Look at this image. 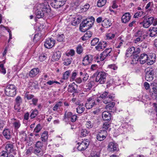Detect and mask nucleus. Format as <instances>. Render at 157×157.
Here are the masks:
<instances>
[{
	"instance_id": "f257e3e1",
	"label": "nucleus",
	"mask_w": 157,
	"mask_h": 157,
	"mask_svg": "<svg viewBox=\"0 0 157 157\" xmlns=\"http://www.w3.org/2000/svg\"><path fill=\"white\" fill-rule=\"evenodd\" d=\"M94 21V18L91 17L87 18L81 22L80 25V30L82 32H84L92 27Z\"/></svg>"
},
{
	"instance_id": "f03ea898",
	"label": "nucleus",
	"mask_w": 157,
	"mask_h": 157,
	"mask_svg": "<svg viewBox=\"0 0 157 157\" xmlns=\"http://www.w3.org/2000/svg\"><path fill=\"white\" fill-rule=\"evenodd\" d=\"M94 75L96 76L95 82L100 84H104L106 80L107 73L104 71H100L95 73Z\"/></svg>"
},
{
	"instance_id": "7ed1b4c3",
	"label": "nucleus",
	"mask_w": 157,
	"mask_h": 157,
	"mask_svg": "<svg viewBox=\"0 0 157 157\" xmlns=\"http://www.w3.org/2000/svg\"><path fill=\"white\" fill-rule=\"evenodd\" d=\"M6 95L9 97H13L16 94V87L13 84H8L5 90Z\"/></svg>"
},
{
	"instance_id": "20e7f679",
	"label": "nucleus",
	"mask_w": 157,
	"mask_h": 157,
	"mask_svg": "<svg viewBox=\"0 0 157 157\" xmlns=\"http://www.w3.org/2000/svg\"><path fill=\"white\" fill-rule=\"evenodd\" d=\"M99 98L103 99L104 103L107 104L113 101L114 97L113 96V94H109V92L105 91L100 95Z\"/></svg>"
},
{
	"instance_id": "39448f33",
	"label": "nucleus",
	"mask_w": 157,
	"mask_h": 157,
	"mask_svg": "<svg viewBox=\"0 0 157 157\" xmlns=\"http://www.w3.org/2000/svg\"><path fill=\"white\" fill-rule=\"evenodd\" d=\"M154 18L152 17L144 16L143 18V21L140 23L143 27L147 28L153 23Z\"/></svg>"
},
{
	"instance_id": "423d86ee",
	"label": "nucleus",
	"mask_w": 157,
	"mask_h": 157,
	"mask_svg": "<svg viewBox=\"0 0 157 157\" xmlns=\"http://www.w3.org/2000/svg\"><path fill=\"white\" fill-rule=\"evenodd\" d=\"M37 8L40 9L45 13H49L51 12V9L47 2H45L41 4L37 3L36 4Z\"/></svg>"
},
{
	"instance_id": "0eeeda50",
	"label": "nucleus",
	"mask_w": 157,
	"mask_h": 157,
	"mask_svg": "<svg viewBox=\"0 0 157 157\" xmlns=\"http://www.w3.org/2000/svg\"><path fill=\"white\" fill-rule=\"evenodd\" d=\"M43 144L41 141H37L35 144L34 152L38 155H42L43 154L42 148Z\"/></svg>"
},
{
	"instance_id": "6e6552de",
	"label": "nucleus",
	"mask_w": 157,
	"mask_h": 157,
	"mask_svg": "<svg viewBox=\"0 0 157 157\" xmlns=\"http://www.w3.org/2000/svg\"><path fill=\"white\" fill-rule=\"evenodd\" d=\"M96 104V98L94 97H91L87 99L85 106L87 109H90Z\"/></svg>"
},
{
	"instance_id": "1a4fd4ad",
	"label": "nucleus",
	"mask_w": 157,
	"mask_h": 157,
	"mask_svg": "<svg viewBox=\"0 0 157 157\" xmlns=\"http://www.w3.org/2000/svg\"><path fill=\"white\" fill-rule=\"evenodd\" d=\"M112 49L111 48L106 49L100 55V60L101 61L104 60L107 56H111Z\"/></svg>"
},
{
	"instance_id": "9d476101",
	"label": "nucleus",
	"mask_w": 157,
	"mask_h": 157,
	"mask_svg": "<svg viewBox=\"0 0 157 157\" xmlns=\"http://www.w3.org/2000/svg\"><path fill=\"white\" fill-rule=\"evenodd\" d=\"M90 143L89 140L88 139H86L82 141L79 145L77 148L80 151H83L86 149L89 146Z\"/></svg>"
},
{
	"instance_id": "9b49d317",
	"label": "nucleus",
	"mask_w": 157,
	"mask_h": 157,
	"mask_svg": "<svg viewBox=\"0 0 157 157\" xmlns=\"http://www.w3.org/2000/svg\"><path fill=\"white\" fill-rule=\"evenodd\" d=\"M108 150L109 151L115 152L118 151L119 149L118 144L114 142H110L108 146Z\"/></svg>"
},
{
	"instance_id": "f8f14e48",
	"label": "nucleus",
	"mask_w": 157,
	"mask_h": 157,
	"mask_svg": "<svg viewBox=\"0 0 157 157\" xmlns=\"http://www.w3.org/2000/svg\"><path fill=\"white\" fill-rule=\"evenodd\" d=\"M55 40L52 38H48L46 39L45 42L44 46L47 48H51L54 45Z\"/></svg>"
},
{
	"instance_id": "ddd939ff",
	"label": "nucleus",
	"mask_w": 157,
	"mask_h": 157,
	"mask_svg": "<svg viewBox=\"0 0 157 157\" xmlns=\"http://www.w3.org/2000/svg\"><path fill=\"white\" fill-rule=\"evenodd\" d=\"M107 132L105 130H101L96 135L97 139L100 141L104 140L107 136Z\"/></svg>"
},
{
	"instance_id": "4468645a",
	"label": "nucleus",
	"mask_w": 157,
	"mask_h": 157,
	"mask_svg": "<svg viewBox=\"0 0 157 157\" xmlns=\"http://www.w3.org/2000/svg\"><path fill=\"white\" fill-rule=\"evenodd\" d=\"M93 60V56L90 55H86L82 60V64L86 66L91 63Z\"/></svg>"
},
{
	"instance_id": "2eb2a0df",
	"label": "nucleus",
	"mask_w": 157,
	"mask_h": 157,
	"mask_svg": "<svg viewBox=\"0 0 157 157\" xmlns=\"http://www.w3.org/2000/svg\"><path fill=\"white\" fill-rule=\"evenodd\" d=\"M2 134L6 139L10 140L12 138V132L9 129L5 128L2 132Z\"/></svg>"
},
{
	"instance_id": "dca6fc26",
	"label": "nucleus",
	"mask_w": 157,
	"mask_h": 157,
	"mask_svg": "<svg viewBox=\"0 0 157 157\" xmlns=\"http://www.w3.org/2000/svg\"><path fill=\"white\" fill-rule=\"evenodd\" d=\"M156 56L155 54H150L149 55H147L146 62L148 65H151L153 64L155 61Z\"/></svg>"
},
{
	"instance_id": "f3484780",
	"label": "nucleus",
	"mask_w": 157,
	"mask_h": 157,
	"mask_svg": "<svg viewBox=\"0 0 157 157\" xmlns=\"http://www.w3.org/2000/svg\"><path fill=\"white\" fill-rule=\"evenodd\" d=\"M77 88L78 86L73 82L68 85V91L69 92L76 93L78 91Z\"/></svg>"
},
{
	"instance_id": "a211bd4d",
	"label": "nucleus",
	"mask_w": 157,
	"mask_h": 157,
	"mask_svg": "<svg viewBox=\"0 0 157 157\" xmlns=\"http://www.w3.org/2000/svg\"><path fill=\"white\" fill-rule=\"evenodd\" d=\"M34 10L36 17L38 18L43 17L44 16V14H45L44 12L41 10L40 9L37 8L36 6H35L34 8Z\"/></svg>"
},
{
	"instance_id": "6ab92c4d",
	"label": "nucleus",
	"mask_w": 157,
	"mask_h": 157,
	"mask_svg": "<svg viewBox=\"0 0 157 157\" xmlns=\"http://www.w3.org/2000/svg\"><path fill=\"white\" fill-rule=\"evenodd\" d=\"M154 71H149L146 73L145 79L147 81H151L153 79Z\"/></svg>"
},
{
	"instance_id": "aec40b11",
	"label": "nucleus",
	"mask_w": 157,
	"mask_h": 157,
	"mask_svg": "<svg viewBox=\"0 0 157 157\" xmlns=\"http://www.w3.org/2000/svg\"><path fill=\"white\" fill-rule=\"evenodd\" d=\"M106 46V42L104 41H100L98 45L95 46V49L98 51L102 50Z\"/></svg>"
},
{
	"instance_id": "412c9836",
	"label": "nucleus",
	"mask_w": 157,
	"mask_h": 157,
	"mask_svg": "<svg viewBox=\"0 0 157 157\" xmlns=\"http://www.w3.org/2000/svg\"><path fill=\"white\" fill-rule=\"evenodd\" d=\"M19 136L22 142H27V134L25 131L22 130L19 132Z\"/></svg>"
},
{
	"instance_id": "4be33fe9",
	"label": "nucleus",
	"mask_w": 157,
	"mask_h": 157,
	"mask_svg": "<svg viewBox=\"0 0 157 157\" xmlns=\"http://www.w3.org/2000/svg\"><path fill=\"white\" fill-rule=\"evenodd\" d=\"M148 31L150 32L149 34V36L151 37H154L157 34V27H151L149 28Z\"/></svg>"
},
{
	"instance_id": "5701e85b",
	"label": "nucleus",
	"mask_w": 157,
	"mask_h": 157,
	"mask_svg": "<svg viewBox=\"0 0 157 157\" xmlns=\"http://www.w3.org/2000/svg\"><path fill=\"white\" fill-rule=\"evenodd\" d=\"M112 25L110 20L107 18H105L103 20L102 22V26L105 28H107L110 27Z\"/></svg>"
},
{
	"instance_id": "b1692460",
	"label": "nucleus",
	"mask_w": 157,
	"mask_h": 157,
	"mask_svg": "<svg viewBox=\"0 0 157 157\" xmlns=\"http://www.w3.org/2000/svg\"><path fill=\"white\" fill-rule=\"evenodd\" d=\"M131 18V15L128 13H126L122 16L121 21L122 22L126 23L129 21Z\"/></svg>"
},
{
	"instance_id": "393cba45",
	"label": "nucleus",
	"mask_w": 157,
	"mask_h": 157,
	"mask_svg": "<svg viewBox=\"0 0 157 157\" xmlns=\"http://www.w3.org/2000/svg\"><path fill=\"white\" fill-rule=\"evenodd\" d=\"M111 114L109 112L104 111L102 113V117L104 121H110L111 120Z\"/></svg>"
},
{
	"instance_id": "a878e982",
	"label": "nucleus",
	"mask_w": 157,
	"mask_h": 157,
	"mask_svg": "<svg viewBox=\"0 0 157 157\" xmlns=\"http://www.w3.org/2000/svg\"><path fill=\"white\" fill-rule=\"evenodd\" d=\"M40 70L38 68H34L29 72V76L31 77H34L39 72Z\"/></svg>"
},
{
	"instance_id": "bb28decb",
	"label": "nucleus",
	"mask_w": 157,
	"mask_h": 157,
	"mask_svg": "<svg viewBox=\"0 0 157 157\" xmlns=\"http://www.w3.org/2000/svg\"><path fill=\"white\" fill-rule=\"evenodd\" d=\"M72 115V113L71 112L66 111L64 114V117L63 120L67 123H69Z\"/></svg>"
},
{
	"instance_id": "cd10ccee",
	"label": "nucleus",
	"mask_w": 157,
	"mask_h": 157,
	"mask_svg": "<svg viewBox=\"0 0 157 157\" xmlns=\"http://www.w3.org/2000/svg\"><path fill=\"white\" fill-rule=\"evenodd\" d=\"M61 56V53L59 51L55 52L52 57L53 60L57 61L59 59Z\"/></svg>"
},
{
	"instance_id": "c85d7f7f",
	"label": "nucleus",
	"mask_w": 157,
	"mask_h": 157,
	"mask_svg": "<svg viewBox=\"0 0 157 157\" xmlns=\"http://www.w3.org/2000/svg\"><path fill=\"white\" fill-rule=\"evenodd\" d=\"M147 58V55L146 54L144 53L141 54L139 58V61L140 63L143 64L146 62Z\"/></svg>"
},
{
	"instance_id": "c756f323",
	"label": "nucleus",
	"mask_w": 157,
	"mask_h": 157,
	"mask_svg": "<svg viewBox=\"0 0 157 157\" xmlns=\"http://www.w3.org/2000/svg\"><path fill=\"white\" fill-rule=\"evenodd\" d=\"M71 71L69 70L66 71L63 74L62 79L60 80L61 82H63V80H67V79L71 73Z\"/></svg>"
},
{
	"instance_id": "7c9ffc66",
	"label": "nucleus",
	"mask_w": 157,
	"mask_h": 157,
	"mask_svg": "<svg viewBox=\"0 0 157 157\" xmlns=\"http://www.w3.org/2000/svg\"><path fill=\"white\" fill-rule=\"evenodd\" d=\"M50 4L51 6L55 8H58L63 6V5L60 3V2L56 0H54L53 2L50 3Z\"/></svg>"
},
{
	"instance_id": "2f4dec72",
	"label": "nucleus",
	"mask_w": 157,
	"mask_h": 157,
	"mask_svg": "<svg viewBox=\"0 0 157 157\" xmlns=\"http://www.w3.org/2000/svg\"><path fill=\"white\" fill-rule=\"evenodd\" d=\"M134 50H135V47H131L128 48L126 53V56L128 57L129 56L133 55Z\"/></svg>"
},
{
	"instance_id": "473e14b6",
	"label": "nucleus",
	"mask_w": 157,
	"mask_h": 157,
	"mask_svg": "<svg viewBox=\"0 0 157 157\" xmlns=\"http://www.w3.org/2000/svg\"><path fill=\"white\" fill-rule=\"evenodd\" d=\"M13 120H14L13 123V126L15 129H17L19 128L21 125L20 121L15 118H13Z\"/></svg>"
},
{
	"instance_id": "72a5a7b5",
	"label": "nucleus",
	"mask_w": 157,
	"mask_h": 157,
	"mask_svg": "<svg viewBox=\"0 0 157 157\" xmlns=\"http://www.w3.org/2000/svg\"><path fill=\"white\" fill-rule=\"evenodd\" d=\"M48 136V132L46 131L43 132L41 135V138L42 141L44 142L46 141L47 140Z\"/></svg>"
},
{
	"instance_id": "f704fd0d",
	"label": "nucleus",
	"mask_w": 157,
	"mask_h": 157,
	"mask_svg": "<svg viewBox=\"0 0 157 157\" xmlns=\"http://www.w3.org/2000/svg\"><path fill=\"white\" fill-rule=\"evenodd\" d=\"M63 103V100H61L60 101L57 102L54 106L53 110L54 111H56L59 109L62 106Z\"/></svg>"
},
{
	"instance_id": "c9c22d12",
	"label": "nucleus",
	"mask_w": 157,
	"mask_h": 157,
	"mask_svg": "<svg viewBox=\"0 0 157 157\" xmlns=\"http://www.w3.org/2000/svg\"><path fill=\"white\" fill-rule=\"evenodd\" d=\"M38 114V111L36 109H32L31 113L30 116L31 119H33L35 118Z\"/></svg>"
},
{
	"instance_id": "e433bc0d",
	"label": "nucleus",
	"mask_w": 157,
	"mask_h": 157,
	"mask_svg": "<svg viewBox=\"0 0 157 157\" xmlns=\"http://www.w3.org/2000/svg\"><path fill=\"white\" fill-rule=\"evenodd\" d=\"M6 151L9 154L13 150V145L12 144H8L6 146Z\"/></svg>"
},
{
	"instance_id": "4c0bfd02",
	"label": "nucleus",
	"mask_w": 157,
	"mask_h": 157,
	"mask_svg": "<svg viewBox=\"0 0 157 157\" xmlns=\"http://www.w3.org/2000/svg\"><path fill=\"white\" fill-rule=\"evenodd\" d=\"M76 112L78 114L82 113L84 111L85 108L83 105L80 104L76 108Z\"/></svg>"
},
{
	"instance_id": "58836bf2",
	"label": "nucleus",
	"mask_w": 157,
	"mask_h": 157,
	"mask_svg": "<svg viewBox=\"0 0 157 157\" xmlns=\"http://www.w3.org/2000/svg\"><path fill=\"white\" fill-rule=\"evenodd\" d=\"M94 84V82L93 81H90L87 84L86 88H85L87 92L90 91L91 89Z\"/></svg>"
},
{
	"instance_id": "ea45409f",
	"label": "nucleus",
	"mask_w": 157,
	"mask_h": 157,
	"mask_svg": "<svg viewBox=\"0 0 157 157\" xmlns=\"http://www.w3.org/2000/svg\"><path fill=\"white\" fill-rule=\"evenodd\" d=\"M78 70H74L72 73L70 77V80L73 81L75 80L78 74Z\"/></svg>"
},
{
	"instance_id": "a19ab883",
	"label": "nucleus",
	"mask_w": 157,
	"mask_h": 157,
	"mask_svg": "<svg viewBox=\"0 0 157 157\" xmlns=\"http://www.w3.org/2000/svg\"><path fill=\"white\" fill-rule=\"evenodd\" d=\"M72 60V57H69L66 58L63 62V64L66 66H68L71 63Z\"/></svg>"
},
{
	"instance_id": "79ce46f5",
	"label": "nucleus",
	"mask_w": 157,
	"mask_h": 157,
	"mask_svg": "<svg viewBox=\"0 0 157 157\" xmlns=\"http://www.w3.org/2000/svg\"><path fill=\"white\" fill-rule=\"evenodd\" d=\"M90 5L88 4H86L85 5L82 7H81L80 10V12H84L86 11L89 8Z\"/></svg>"
},
{
	"instance_id": "37998d69",
	"label": "nucleus",
	"mask_w": 157,
	"mask_h": 157,
	"mask_svg": "<svg viewBox=\"0 0 157 157\" xmlns=\"http://www.w3.org/2000/svg\"><path fill=\"white\" fill-rule=\"evenodd\" d=\"M16 105L18 106L20 105L22 102V99L20 96H17L16 99Z\"/></svg>"
},
{
	"instance_id": "c03bdc74",
	"label": "nucleus",
	"mask_w": 157,
	"mask_h": 157,
	"mask_svg": "<svg viewBox=\"0 0 157 157\" xmlns=\"http://www.w3.org/2000/svg\"><path fill=\"white\" fill-rule=\"evenodd\" d=\"M106 0H99L97 2V6L101 7L104 6L106 3Z\"/></svg>"
},
{
	"instance_id": "a18cd8bd",
	"label": "nucleus",
	"mask_w": 157,
	"mask_h": 157,
	"mask_svg": "<svg viewBox=\"0 0 157 157\" xmlns=\"http://www.w3.org/2000/svg\"><path fill=\"white\" fill-rule=\"evenodd\" d=\"M29 86L33 87L35 89H36L38 88V84L36 81L30 82L29 84Z\"/></svg>"
},
{
	"instance_id": "49530a36",
	"label": "nucleus",
	"mask_w": 157,
	"mask_h": 157,
	"mask_svg": "<svg viewBox=\"0 0 157 157\" xmlns=\"http://www.w3.org/2000/svg\"><path fill=\"white\" fill-rule=\"evenodd\" d=\"M99 39L98 38H95L93 39L91 42V44L92 46H95L99 43Z\"/></svg>"
},
{
	"instance_id": "de8ad7c7",
	"label": "nucleus",
	"mask_w": 157,
	"mask_h": 157,
	"mask_svg": "<svg viewBox=\"0 0 157 157\" xmlns=\"http://www.w3.org/2000/svg\"><path fill=\"white\" fill-rule=\"evenodd\" d=\"M64 38L65 36L63 34H58L57 36V40L59 42L62 41L64 39Z\"/></svg>"
},
{
	"instance_id": "09e8293b",
	"label": "nucleus",
	"mask_w": 157,
	"mask_h": 157,
	"mask_svg": "<svg viewBox=\"0 0 157 157\" xmlns=\"http://www.w3.org/2000/svg\"><path fill=\"white\" fill-rule=\"evenodd\" d=\"M42 128L40 124H38L34 129L33 132L36 133L39 132L41 129Z\"/></svg>"
},
{
	"instance_id": "8fccbe9b",
	"label": "nucleus",
	"mask_w": 157,
	"mask_h": 157,
	"mask_svg": "<svg viewBox=\"0 0 157 157\" xmlns=\"http://www.w3.org/2000/svg\"><path fill=\"white\" fill-rule=\"evenodd\" d=\"M83 51V48L81 45H78V46L76 48V52L78 54H81Z\"/></svg>"
},
{
	"instance_id": "3c124183",
	"label": "nucleus",
	"mask_w": 157,
	"mask_h": 157,
	"mask_svg": "<svg viewBox=\"0 0 157 157\" xmlns=\"http://www.w3.org/2000/svg\"><path fill=\"white\" fill-rule=\"evenodd\" d=\"M89 131H88L87 130L85 129H82L81 131V136L85 137L89 133Z\"/></svg>"
},
{
	"instance_id": "603ef678",
	"label": "nucleus",
	"mask_w": 157,
	"mask_h": 157,
	"mask_svg": "<svg viewBox=\"0 0 157 157\" xmlns=\"http://www.w3.org/2000/svg\"><path fill=\"white\" fill-rule=\"evenodd\" d=\"M46 54H43L40 55L39 57V60L40 61H43L46 59Z\"/></svg>"
},
{
	"instance_id": "864d4df0",
	"label": "nucleus",
	"mask_w": 157,
	"mask_h": 157,
	"mask_svg": "<svg viewBox=\"0 0 157 157\" xmlns=\"http://www.w3.org/2000/svg\"><path fill=\"white\" fill-rule=\"evenodd\" d=\"M86 126L88 128H91L93 127V124L90 121H87L85 124Z\"/></svg>"
},
{
	"instance_id": "5fc2aeb1",
	"label": "nucleus",
	"mask_w": 157,
	"mask_h": 157,
	"mask_svg": "<svg viewBox=\"0 0 157 157\" xmlns=\"http://www.w3.org/2000/svg\"><path fill=\"white\" fill-rule=\"evenodd\" d=\"M143 34V32L142 31L139 30L136 33L135 36L136 37H144Z\"/></svg>"
},
{
	"instance_id": "6e6d98bb",
	"label": "nucleus",
	"mask_w": 157,
	"mask_h": 157,
	"mask_svg": "<svg viewBox=\"0 0 157 157\" xmlns=\"http://www.w3.org/2000/svg\"><path fill=\"white\" fill-rule=\"evenodd\" d=\"M8 154L6 151H3L0 153V157H8Z\"/></svg>"
},
{
	"instance_id": "4d7b16f0",
	"label": "nucleus",
	"mask_w": 157,
	"mask_h": 157,
	"mask_svg": "<svg viewBox=\"0 0 157 157\" xmlns=\"http://www.w3.org/2000/svg\"><path fill=\"white\" fill-rule=\"evenodd\" d=\"M115 35L114 34L109 33L107 34L106 36V39L108 40H111L114 38Z\"/></svg>"
},
{
	"instance_id": "13d9d810",
	"label": "nucleus",
	"mask_w": 157,
	"mask_h": 157,
	"mask_svg": "<svg viewBox=\"0 0 157 157\" xmlns=\"http://www.w3.org/2000/svg\"><path fill=\"white\" fill-rule=\"evenodd\" d=\"M25 97L28 100H29L33 99L34 97V95L27 93H26L25 95Z\"/></svg>"
},
{
	"instance_id": "bf43d9fd",
	"label": "nucleus",
	"mask_w": 157,
	"mask_h": 157,
	"mask_svg": "<svg viewBox=\"0 0 157 157\" xmlns=\"http://www.w3.org/2000/svg\"><path fill=\"white\" fill-rule=\"evenodd\" d=\"M115 103L114 102H112V103L108 104L106 106V108L107 109H111L112 108H113L114 105Z\"/></svg>"
},
{
	"instance_id": "052dcab7",
	"label": "nucleus",
	"mask_w": 157,
	"mask_h": 157,
	"mask_svg": "<svg viewBox=\"0 0 157 157\" xmlns=\"http://www.w3.org/2000/svg\"><path fill=\"white\" fill-rule=\"evenodd\" d=\"M55 83L59 84V82L53 80H49L46 83V84H48L49 85H52Z\"/></svg>"
},
{
	"instance_id": "680f3d73",
	"label": "nucleus",
	"mask_w": 157,
	"mask_h": 157,
	"mask_svg": "<svg viewBox=\"0 0 157 157\" xmlns=\"http://www.w3.org/2000/svg\"><path fill=\"white\" fill-rule=\"evenodd\" d=\"M143 13L142 11L141 12H136L134 15V17L135 18H137L139 17H140L142 16V14Z\"/></svg>"
},
{
	"instance_id": "e2e57ef3",
	"label": "nucleus",
	"mask_w": 157,
	"mask_h": 157,
	"mask_svg": "<svg viewBox=\"0 0 157 157\" xmlns=\"http://www.w3.org/2000/svg\"><path fill=\"white\" fill-rule=\"evenodd\" d=\"M77 116L76 115H72L71 118L70 119V121L72 122H75L77 120Z\"/></svg>"
},
{
	"instance_id": "0e129e2a",
	"label": "nucleus",
	"mask_w": 157,
	"mask_h": 157,
	"mask_svg": "<svg viewBox=\"0 0 157 157\" xmlns=\"http://www.w3.org/2000/svg\"><path fill=\"white\" fill-rule=\"evenodd\" d=\"M109 126H110V124L109 123L105 122L104 123L103 125L102 128L105 130H107Z\"/></svg>"
},
{
	"instance_id": "69168bd1",
	"label": "nucleus",
	"mask_w": 157,
	"mask_h": 157,
	"mask_svg": "<svg viewBox=\"0 0 157 157\" xmlns=\"http://www.w3.org/2000/svg\"><path fill=\"white\" fill-rule=\"evenodd\" d=\"M137 37L135 40V43H136L137 42L142 41L144 39V37Z\"/></svg>"
},
{
	"instance_id": "338daca9",
	"label": "nucleus",
	"mask_w": 157,
	"mask_h": 157,
	"mask_svg": "<svg viewBox=\"0 0 157 157\" xmlns=\"http://www.w3.org/2000/svg\"><path fill=\"white\" fill-rule=\"evenodd\" d=\"M140 51V49L139 48H135V50H134V52L133 54L134 56L136 55L139 54Z\"/></svg>"
},
{
	"instance_id": "774afa93",
	"label": "nucleus",
	"mask_w": 157,
	"mask_h": 157,
	"mask_svg": "<svg viewBox=\"0 0 157 157\" xmlns=\"http://www.w3.org/2000/svg\"><path fill=\"white\" fill-rule=\"evenodd\" d=\"M75 51L73 49H71L67 54V55L68 56H72L75 55Z\"/></svg>"
}]
</instances>
